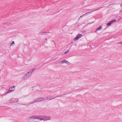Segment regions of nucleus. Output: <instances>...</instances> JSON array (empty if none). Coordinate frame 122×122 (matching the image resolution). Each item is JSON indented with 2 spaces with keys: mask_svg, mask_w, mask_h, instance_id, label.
<instances>
[{
  "mask_svg": "<svg viewBox=\"0 0 122 122\" xmlns=\"http://www.w3.org/2000/svg\"><path fill=\"white\" fill-rule=\"evenodd\" d=\"M35 119H37V116H33L30 117L28 119V120L29 121L33 122L34 121V120Z\"/></svg>",
  "mask_w": 122,
  "mask_h": 122,
  "instance_id": "f257e3e1",
  "label": "nucleus"
},
{
  "mask_svg": "<svg viewBox=\"0 0 122 122\" xmlns=\"http://www.w3.org/2000/svg\"><path fill=\"white\" fill-rule=\"evenodd\" d=\"M29 74H28V72L24 75L22 77V79L24 80H27L28 79L30 75H29Z\"/></svg>",
  "mask_w": 122,
  "mask_h": 122,
  "instance_id": "f03ea898",
  "label": "nucleus"
},
{
  "mask_svg": "<svg viewBox=\"0 0 122 122\" xmlns=\"http://www.w3.org/2000/svg\"><path fill=\"white\" fill-rule=\"evenodd\" d=\"M40 102L39 100V98H38L37 99H35L34 101H33L31 102H30V103L28 104H24V105H29L30 104L35 103V102Z\"/></svg>",
  "mask_w": 122,
  "mask_h": 122,
  "instance_id": "7ed1b4c3",
  "label": "nucleus"
},
{
  "mask_svg": "<svg viewBox=\"0 0 122 122\" xmlns=\"http://www.w3.org/2000/svg\"><path fill=\"white\" fill-rule=\"evenodd\" d=\"M44 116H37V119L38 120H44Z\"/></svg>",
  "mask_w": 122,
  "mask_h": 122,
  "instance_id": "20e7f679",
  "label": "nucleus"
},
{
  "mask_svg": "<svg viewBox=\"0 0 122 122\" xmlns=\"http://www.w3.org/2000/svg\"><path fill=\"white\" fill-rule=\"evenodd\" d=\"M116 21V20L115 19H113L107 23V25L108 26H110L113 22H115Z\"/></svg>",
  "mask_w": 122,
  "mask_h": 122,
  "instance_id": "39448f33",
  "label": "nucleus"
},
{
  "mask_svg": "<svg viewBox=\"0 0 122 122\" xmlns=\"http://www.w3.org/2000/svg\"><path fill=\"white\" fill-rule=\"evenodd\" d=\"M82 36V35L80 34H79L77 35L76 37L74 39V41L80 38Z\"/></svg>",
  "mask_w": 122,
  "mask_h": 122,
  "instance_id": "423d86ee",
  "label": "nucleus"
},
{
  "mask_svg": "<svg viewBox=\"0 0 122 122\" xmlns=\"http://www.w3.org/2000/svg\"><path fill=\"white\" fill-rule=\"evenodd\" d=\"M12 88V86L10 87L8 91L5 94H4L2 95V96H4L6 95V94H7L8 93H10L11 92L13 91V90H11L10 89H11Z\"/></svg>",
  "mask_w": 122,
  "mask_h": 122,
  "instance_id": "0eeeda50",
  "label": "nucleus"
},
{
  "mask_svg": "<svg viewBox=\"0 0 122 122\" xmlns=\"http://www.w3.org/2000/svg\"><path fill=\"white\" fill-rule=\"evenodd\" d=\"M44 121L49 120L51 119V117L49 116H44Z\"/></svg>",
  "mask_w": 122,
  "mask_h": 122,
  "instance_id": "6e6552de",
  "label": "nucleus"
},
{
  "mask_svg": "<svg viewBox=\"0 0 122 122\" xmlns=\"http://www.w3.org/2000/svg\"><path fill=\"white\" fill-rule=\"evenodd\" d=\"M102 8V7H101L99 9H96V10H93L91 12H87V13H86L85 14H84L83 15H82V16H83L85 15V14H88V13H91L92 12H93V11H96V10H98L99 9H100L101 8Z\"/></svg>",
  "mask_w": 122,
  "mask_h": 122,
  "instance_id": "1a4fd4ad",
  "label": "nucleus"
},
{
  "mask_svg": "<svg viewBox=\"0 0 122 122\" xmlns=\"http://www.w3.org/2000/svg\"><path fill=\"white\" fill-rule=\"evenodd\" d=\"M102 8V7H101L99 9H96V10H93L91 12H87V13H86L85 14H84L83 15H82V16H83L85 15V14H88V13H91L92 12H93V11H96V10H98L99 9H100L101 8Z\"/></svg>",
  "mask_w": 122,
  "mask_h": 122,
  "instance_id": "9d476101",
  "label": "nucleus"
},
{
  "mask_svg": "<svg viewBox=\"0 0 122 122\" xmlns=\"http://www.w3.org/2000/svg\"><path fill=\"white\" fill-rule=\"evenodd\" d=\"M35 69L34 68V69H32V70H31L30 71L28 72V74H29V75L30 76L31 75V74L35 70Z\"/></svg>",
  "mask_w": 122,
  "mask_h": 122,
  "instance_id": "9b49d317",
  "label": "nucleus"
},
{
  "mask_svg": "<svg viewBox=\"0 0 122 122\" xmlns=\"http://www.w3.org/2000/svg\"><path fill=\"white\" fill-rule=\"evenodd\" d=\"M63 95H66V94H64L62 95H60V96H56V97H55L52 98H49V99L50 100H51V99H54L55 98H57L58 97H62Z\"/></svg>",
  "mask_w": 122,
  "mask_h": 122,
  "instance_id": "f8f14e48",
  "label": "nucleus"
},
{
  "mask_svg": "<svg viewBox=\"0 0 122 122\" xmlns=\"http://www.w3.org/2000/svg\"><path fill=\"white\" fill-rule=\"evenodd\" d=\"M102 28V27L101 26H99V27H98L97 29L95 31V32H96L98 30H101Z\"/></svg>",
  "mask_w": 122,
  "mask_h": 122,
  "instance_id": "ddd939ff",
  "label": "nucleus"
},
{
  "mask_svg": "<svg viewBox=\"0 0 122 122\" xmlns=\"http://www.w3.org/2000/svg\"><path fill=\"white\" fill-rule=\"evenodd\" d=\"M39 98V102L42 101L44 100V98H43V97H42L40 98Z\"/></svg>",
  "mask_w": 122,
  "mask_h": 122,
  "instance_id": "4468645a",
  "label": "nucleus"
},
{
  "mask_svg": "<svg viewBox=\"0 0 122 122\" xmlns=\"http://www.w3.org/2000/svg\"><path fill=\"white\" fill-rule=\"evenodd\" d=\"M44 98V100H47L48 99V97H43Z\"/></svg>",
  "mask_w": 122,
  "mask_h": 122,
  "instance_id": "2eb2a0df",
  "label": "nucleus"
},
{
  "mask_svg": "<svg viewBox=\"0 0 122 122\" xmlns=\"http://www.w3.org/2000/svg\"><path fill=\"white\" fill-rule=\"evenodd\" d=\"M63 61H64V63H67V64H69V65L70 64H68L67 62V61L66 60H63Z\"/></svg>",
  "mask_w": 122,
  "mask_h": 122,
  "instance_id": "dca6fc26",
  "label": "nucleus"
},
{
  "mask_svg": "<svg viewBox=\"0 0 122 122\" xmlns=\"http://www.w3.org/2000/svg\"><path fill=\"white\" fill-rule=\"evenodd\" d=\"M46 33H47V32H42L40 33V34H41L42 35V34H45Z\"/></svg>",
  "mask_w": 122,
  "mask_h": 122,
  "instance_id": "f3484780",
  "label": "nucleus"
},
{
  "mask_svg": "<svg viewBox=\"0 0 122 122\" xmlns=\"http://www.w3.org/2000/svg\"><path fill=\"white\" fill-rule=\"evenodd\" d=\"M64 61H63H63H60L59 62V63L60 64H63L64 63Z\"/></svg>",
  "mask_w": 122,
  "mask_h": 122,
  "instance_id": "a211bd4d",
  "label": "nucleus"
},
{
  "mask_svg": "<svg viewBox=\"0 0 122 122\" xmlns=\"http://www.w3.org/2000/svg\"><path fill=\"white\" fill-rule=\"evenodd\" d=\"M15 43V42H14V41H12V42L10 44V45H12L13 44H14Z\"/></svg>",
  "mask_w": 122,
  "mask_h": 122,
  "instance_id": "6ab92c4d",
  "label": "nucleus"
},
{
  "mask_svg": "<svg viewBox=\"0 0 122 122\" xmlns=\"http://www.w3.org/2000/svg\"><path fill=\"white\" fill-rule=\"evenodd\" d=\"M69 51V50H67V51L65 52H64V54H67Z\"/></svg>",
  "mask_w": 122,
  "mask_h": 122,
  "instance_id": "aec40b11",
  "label": "nucleus"
},
{
  "mask_svg": "<svg viewBox=\"0 0 122 122\" xmlns=\"http://www.w3.org/2000/svg\"><path fill=\"white\" fill-rule=\"evenodd\" d=\"M11 100L13 101H14L15 100H16V99L14 98H12L11 99Z\"/></svg>",
  "mask_w": 122,
  "mask_h": 122,
  "instance_id": "412c9836",
  "label": "nucleus"
},
{
  "mask_svg": "<svg viewBox=\"0 0 122 122\" xmlns=\"http://www.w3.org/2000/svg\"><path fill=\"white\" fill-rule=\"evenodd\" d=\"M118 44H122V41H121L120 42H119L118 43Z\"/></svg>",
  "mask_w": 122,
  "mask_h": 122,
  "instance_id": "4be33fe9",
  "label": "nucleus"
},
{
  "mask_svg": "<svg viewBox=\"0 0 122 122\" xmlns=\"http://www.w3.org/2000/svg\"><path fill=\"white\" fill-rule=\"evenodd\" d=\"M12 87V88H15V86H13Z\"/></svg>",
  "mask_w": 122,
  "mask_h": 122,
  "instance_id": "5701e85b",
  "label": "nucleus"
},
{
  "mask_svg": "<svg viewBox=\"0 0 122 122\" xmlns=\"http://www.w3.org/2000/svg\"><path fill=\"white\" fill-rule=\"evenodd\" d=\"M16 101H15V102H17V101H18V100L17 99H16Z\"/></svg>",
  "mask_w": 122,
  "mask_h": 122,
  "instance_id": "b1692460",
  "label": "nucleus"
},
{
  "mask_svg": "<svg viewBox=\"0 0 122 122\" xmlns=\"http://www.w3.org/2000/svg\"><path fill=\"white\" fill-rule=\"evenodd\" d=\"M67 62H68L67 63H68V64H69V65H70V62H68V61H67Z\"/></svg>",
  "mask_w": 122,
  "mask_h": 122,
  "instance_id": "393cba45",
  "label": "nucleus"
},
{
  "mask_svg": "<svg viewBox=\"0 0 122 122\" xmlns=\"http://www.w3.org/2000/svg\"><path fill=\"white\" fill-rule=\"evenodd\" d=\"M122 9L120 11V12H122Z\"/></svg>",
  "mask_w": 122,
  "mask_h": 122,
  "instance_id": "a878e982",
  "label": "nucleus"
},
{
  "mask_svg": "<svg viewBox=\"0 0 122 122\" xmlns=\"http://www.w3.org/2000/svg\"><path fill=\"white\" fill-rule=\"evenodd\" d=\"M39 86V85H37L36 87H38Z\"/></svg>",
  "mask_w": 122,
  "mask_h": 122,
  "instance_id": "bb28decb",
  "label": "nucleus"
},
{
  "mask_svg": "<svg viewBox=\"0 0 122 122\" xmlns=\"http://www.w3.org/2000/svg\"><path fill=\"white\" fill-rule=\"evenodd\" d=\"M83 16L82 15V16H81L80 17V18H81V17H83Z\"/></svg>",
  "mask_w": 122,
  "mask_h": 122,
  "instance_id": "cd10ccee",
  "label": "nucleus"
},
{
  "mask_svg": "<svg viewBox=\"0 0 122 122\" xmlns=\"http://www.w3.org/2000/svg\"><path fill=\"white\" fill-rule=\"evenodd\" d=\"M12 89H10L11 90H13V91L14 90V89L12 90Z\"/></svg>",
  "mask_w": 122,
  "mask_h": 122,
  "instance_id": "c85d7f7f",
  "label": "nucleus"
},
{
  "mask_svg": "<svg viewBox=\"0 0 122 122\" xmlns=\"http://www.w3.org/2000/svg\"><path fill=\"white\" fill-rule=\"evenodd\" d=\"M121 6H122V3L121 4Z\"/></svg>",
  "mask_w": 122,
  "mask_h": 122,
  "instance_id": "c756f323",
  "label": "nucleus"
},
{
  "mask_svg": "<svg viewBox=\"0 0 122 122\" xmlns=\"http://www.w3.org/2000/svg\"><path fill=\"white\" fill-rule=\"evenodd\" d=\"M45 40H46V41H47V39L46 38L45 39Z\"/></svg>",
  "mask_w": 122,
  "mask_h": 122,
  "instance_id": "7c9ffc66",
  "label": "nucleus"
},
{
  "mask_svg": "<svg viewBox=\"0 0 122 122\" xmlns=\"http://www.w3.org/2000/svg\"><path fill=\"white\" fill-rule=\"evenodd\" d=\"M93 23V22H92L91 23H90V24H92V23Z\"/></svg>",
  "mask_w": 122,
  "mask_h": 122,
  "instance_id": "2f4dec72",
  "label": "nucleus"
},
{
  "mask_svg": "<svg viewBox=\"0 0 122 122\" xmlns=\"http://www.w3.org/2000/svg\"><path fill=\"white\" fill-rule=\"evenodd\" d=\"M70 93V92H69V93H67L66 94H68V93Z\"/></svg>",
  "mask_w": 122,
  "mask_h": 122,
  "instance_id": "473e14b6",
  "label": "nucleus"
},
{
  "mask_svg": "<svg viewBox=\"0 0 122 122\" xmlns=\"http://www.w3.org/2000/svg\"><path fill=\"white\" fill-rule=\"evenodd\" d=\"M52 97V96H51L50 97H49V98H50V97Z\"/></svg>",
  "mask_w": 122,
  "mask_h": 122,
  "instance_id": "72a5a7b5",
  "label": "nucleus"
},
{
  "mask_svg": "<svg viewBox=\"0 0 122 122\" xmlns=\"http://www.w3.org/2000/svg\"><path fill=\"white\" fill-rule=\"evenodd\" d=\"M87 14H85V15H86Z\"/></svg>",
  "mask_w": 122,
  "mask_h": 122,
  "instance_id": "f704fd0d",
  "label": "nucleus"
}]
</instances>
